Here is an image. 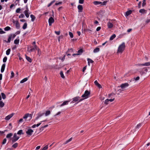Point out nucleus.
<instances>
[{"mask_svg": "<svg viewBox=\"0 0 150 150\" xmlns=\"http://www.w3.org/2000/svg\"><path fill=\"white\" fill-rule=\"evenodd\" d=\"M125 47V43L123 42L119 46L117 52L122 53L124 50Z\"/></svg>", "mask_w": 150, "mask_h": 150, "instance_id": "obj_1", "label": "nucleus"}, {"mask_svg": "<svg viewBox=\"0 0 150 150\" xmlns=\"http://www.w3.org/2000/svg\"><path fill=\"white\" fill-rule=\"evenodd\" d=\"M90 92L87 90H86L85 91L84 93L83 94L81 97L84 98V99H86L90 97Z\"/></svg>", "mask_w": 150, "mask_h": 150, "instance_id": "obj_2", "label": "nucleus"}, {"mask_svg": "<svg viewBox=\"0 0 150 150\" xmlns=\"http://www.w3.org/2000/svg\"><path fill=\"white\" fill-rule=\"evenodd\" d=\"M129 86V84L127 83L122 84L120 86V87L122 88V89H120L119 90V92L121 93L122 91V89H124L127 88Z\"/></svg>", "mask_w": 150, "mask_h": 150, "instance_id": "obj_3", "label": "nucleus"}, {"mask_svg": "<svg viewBox=\"0 0 150 150\" xmlns=\"http://www.w3.org/2000/svg\"><path fill=\"white\" fill-rule=\"evenodd\" d=\"M30 47L31 48L28 50L29 52H31L33 51L36 50L38 51V53H39V51L40 50V49L36 45H34L33 47Z\"/></svg>", "mask_w": 150, "mask_h": 150, "instance_id": "obj_4", "label": "nucleus"}, {"mask_svg": "<svg viewBox=\"0 0 150 150\" xmlns=\"http://www.w3.org/2000/svg\"><path fill=\"white\" fill-rule=\"evenodd\" d=\"M19 138V137L17 136L16 133H15L14 134L12 138V142L14 143L17 140H18Z\"/></svg>", "mask_w": 150, "mask_h": 150, "instance_id": "obj_5", "label": "nucleus"}, {"mask_svg": "<svg viewBox=\"0 0 150 150\" xmlns=\"http://www.w3.org/2000/svg\"><path fill=\"white\" fill-rule=\"evenodd\" d=\"M45 114L44 112H40L38 114V115L36 118V120H37L39 119L40 117L43 115Z\"/></svg>", "mask_w": 150, "mask_h": 150, "instance_id": "obj_6", "label": "nucleus"}, {"mask_svg": "<svg viewBox=\"0 0 150 150\" xmlns=\"http://www.w3.org/2000/svg\"><path fill=\"white\" fill-rule=\"evenodd\" d=\"M33 131L31 129H29L26 132V133L28 135L30 136L32 134V133L33 132Z\"/></svg>", "mask_w": 150, "mask_h": 150, "instance_id": "obj_7", "label": "nucleus"}, {"mask_svg": "<svg viewBox=\"0 0 150 150\" xmlns=\"http://www.w3.org/2000/svg\"><path fill=\"white\" fill-rule=\"evenodd\" d=\"M54 19L52 17H50L48 20V22L49 24V25L50 26H51L52 25V24L54 23Z\"/></svg>", "mask_w": 150, "mask_h": 150, "instance_id": "obj_8", "label": "nucleus"}, {"mask_svg": "<svg viewBox=\"0 0 150 150\" xmlns=\"http://www.w3.org/2000/svg\"><path fill=\"white\" fill-rule=\"evenodd\" d=\"M83 52V50L82 49H80L78 51L77 54H72V56L74 57H75L76 55H81L82 54Z\"/></svg>", "mask_w": 150, "mask_h": 150, "instance_id": "obj_9", "label": "nucleus"}, {"mask_svg": "<svg viewBox=\"0 0 150 150\" xmlns=\"http://www.w3.org/2000/svg\"><path fill=\"white\" fill-rule=\"evenodd\" d=\"M80 98V97L79 96L73 98V101L71 102V103H74L75 102L78 101L79 100V99Z\"/></svg>", "mask_w": 150, "mask_h": 150, "instance_id": "obj_10", "label": "nucleus"}, {"mask_svg": "<svg viewBox=\"0 0 150 150\" xmlns=\"http://www.w3.org/2000/svg\"><path fill=\"white\" fill-rule=\"evenodd\" d=\"M77 8L78 9V12L79 13L82 12L83 10V7L82 5H79L77 6Z\"/></svg>", "mask_w": 150, "mask_h": 150, "instance_id": "obj_11", "label": "nucleus"}, {"mask_svg": "<svg viewBox=\"0 0 150 150\" xmlns=\"http://www.w3.org/2000/svg\"><path fill=\"white\" fill-rule=\"evenodd\" d=\"M14 113H12L9 115L6 116L5 118V120H9L11 117H12Z\"/></svg>", "mask_w": 150, "mask_h": 150, "instance_id": "obj_12", "label": "nucleus"}, {"mask_svg": "<svg viewBox=\"0 0 150 150\" xmlns=\"http://www.w3.org/2000/svg\"><path fill=\"white\" fill-rule=\"evenodd\" d=\"M13 23L16 24V28L18 29L20 28V24L18 21H13Z\"/></svg>", "mask_w": 150, "mask_h": 150, "instance_id": "obj_13", "label": "nucleus"}, {"mask_svg": "<svg viewBox=\"0 0 150 150\" xmlns=\"http://www.w3.org/2000/svg\"><path fill=\"white\" fill-rule=\"evenodd\" d=\"M12 37V34H10L8 36V40L6 41V40H4V42H6L7 43H10V42L11 39Z\"/></svg>", "mask_w": 150, "mask_h": 150, "instance_id": "obj_14", "label": "nucleus"}, {"mask_svg": "<svg viewBox=\"0 0 150 150\" xmlns=\"http://www.w3.org/2000/svg\"><path fill=\"white\" fill-rule=\"evenodd\" d=\"M29 11H27V10H25L24 11V13L25 16L27 18H28L29 16V14L30 13L29 12Z\"/></svg>", "mask_w": 150, "mask_h": 150, "instance_id": "obj_15", "label": "nucleus"}, {"mask_svg": "<svg viewBox=\"0 0 150 150\" xmlns=\"http://www.w3.org/2000/svg\"><path fill=\"white\" fill-rule=\"evenodd\" d=\"M94 83L96 86L99 88H102V86L101 85L99 84L97 80L95 81H94Z\"/></svg>", "mask_w": 150, "mask_h": 150, "instance_id": "obj_16", "label": "nucleus"}, {"mask_svg": "<svg viewBox=\"0 0 150 150\" xmlns=\"http://www.w3.org/2000/svg\"><path fill=\"white\" fill-rule=\"evenodd\" d=\"M69 100L65 101H64L61 105H60V107H61L65 105H68V103L69 102Z\"/></svg>", "mask_w": 150, "mask_h": 150, "instance_id": "obj_17", "label": "nucleus"}, {"mask_svg": "<svg viewBox=\"0 0 150 150\" xmlns=\"http://www.w3.org/2000/svg\"><path fill=\"white\" fill-rule=\"evenodd\" d=\"M5 65L6 64L4 63L2 64L1 69V73H3L4 71L5 67Z\"/></svg>", "mask_w": 150, "mask_h": 150, "instance_id": "obj_18", "label": "nucleus"}, {"mask_svg": "<svg viewBox=\"0 0 150 150\" xmlns=\"http://www.w3.org/2000/svg\"><path fill=\"white\" fill-rule=\"evenodd\" d=\"M139 65L143 66H149L150 65V62H146L144 64H139Z\"/></svg>", "mask_w": 150, "mask_h": 150, "instance_id": "obj_19", "label": "nucleus"}, {"mask_svg": "<svg viewBox=\"0 0 150 150\" xmlns=\"http://www.w3.org/2000/svg\"><path fill=\"white\" fill-rule=\"evenodd\" d=\"M93 4L95 5H98L102 4V2L98 1H95L93 2Z\"/></svg>", "mask_w": 150, "mask_h": 150, "instance_id": "obj_20", "label": "nucleus"}, {"mask_svg": "<svg viewBox=\"0 0 150 150\" xmlns=\"http://www.w3.org/2000/svg\"><path fill=\"white\" fill-rule=\"evenodd\" d=\"M87 61H88V64L89 66L90 65V63H93L94 62V61L90 58H88Z\"/></svg>", "mask_w": 150, "mask_h": 150, "instance_id": "obj_21", "label": "nucleus"}, {"mask_svg": "<svg viewBox=\"0 0 150 150\" xmlns=\"http://www.w3.org/2000/svg\"><path fill=\"white\" fill-rule=\"evenodd\" d=\"M108 28H112L113 27V24L110 22H108L107 24Z\"/></svg>", "mask_w": 150, "mask_h": 150, "instance_id": "obj_22", "label": "nucleus"}, {"mask_svg": "<svg viewBox=\"0 0 150 150\" xmlns=\"http://www.w3.org/2000/svg\"><path fill=\"white\" fill-rule=\"evenodd\" d=\"M139 12L142 13H146V11L144 9H140L139 11Z\"/></svg>", "mask_w": 150, "mask_h": 150, "instance_id": "obj_23", "label": "nucleus"}, {"mask_svg": "<svg viewBox=\"0 0 150 150\" xmlns=\"http://www.w3.org/2000/svg\"><path fill=\"white\" fill-rule=\"evenodd\" d=\"M132 11L131 10H129L127 11L126 13L125 16H129L132 13Z\"/></svg>", "mask_w": 150, "mask_h": 150, "instance_id": "obj_24", "label": "nucleus"}, {"mask_svg": "<svg viewBox=\"0 0 150 150\" xmlns=\"http://www.w3.org/2000/svg\"><path fill=\"white\" fill-rule=\"evenodd\" d=\"M30 17L31 18V21L33 22L34 21L35 19V17L33 15L31 14L30 16Z\"/></svg>", "mask_w": 150, "mask_h": 150, "instance_id": "obj_25", "label": "nucleus"}, {"mask_svg": "<svg viewBox=\"0 0 150 150\" xmlns=\"http://www.w3.org/2000/svg\"><path fill=\"white\" fill-rule=\"evenodd\" d=\"M26 59L28 61L30 62H32V59L29 57L27 56H25Z\"/></svg>", "mask_w": 150, "mask_h": 150, "instance_id": "obj_26", "label": "nucleus"}, {"mask_svg": "<svg viewBox=\"0 0 150 150\" xmlns=\"http://www.w3.org/2000/svg\"><path fill=\"white\" fill-rule=\"evenodd\" d=\"M100 50V49L98 47H96L93 51V52L96 53L98 52Z\"/></svg>", "mask_w": 150, "mask_h": 150, "instance_id": "obj_27", "label": "nucleus"}, {"mask_svg": "<svg viewBox=\"0 0 150 150\" xmlns=\"http://www.w3.org/2000/svg\"><path fill=\"white\" fill-rule=\"evenodd\" d=\"M116 36L115 34H113L110 37V40H112L114 39L115 38Z\"/></svg>", "mask_w": 150, "mask_h": 150, "instance_id": "obj_28", "label": "nucleus"}, {"mask_svg": "<svg viewBox=\"0 0 150 150\" xmlns=\"http://www.w3.org/2000/svg\"><path fill=\"white\" fill-rule=\"evenodd\" d=\"M19 42V38H17L14 41V43L15 44H18Z\"/></svg>", "mask_w": 150, "mask_h": 150, "instance_id": "obj_29", "label": "nucleus"}, {"mask_svg": "<svg viewBox=\"0 0 150 150\" xmlns=\"http://www.w3.org/2000/svg\"><path fill=\"white\" fill-rule=\"evenodd\" d=\"M142 125V123H139L135 127L136 129H139L140 127Z\"/></svg>", "mask_w": 150, "mask_h": 150, "instance_id": "obj_30", "label": "nucleus"}, {"mask_svg": "<svg viewBox=\"0 0 150 150\" xmlns=\"http://www.w3.org/2000/svg\"><path fill=\"white\" fill-rule=\"evenodd\" d=\"M73 50L72 49H69L68 51L66 52V54H67V56L71 55V54L69 53V52H72Z\"/></svg>", "mask_w": 150, "mask_h": 150, "instance_id": "obj_31", "label": "nucleus"}, {"mask_svg": "<svg viewBox=\"0 0 150 150\" xmlns=\"http://www.w3.org/2000/svg\"><path fill=\"white\" fill-rule=\"evenodd\" d=\"M28 80V79L27 78H25L23 79V80H21L20 81L21 83H23L25 81H26Z\"/></svg>", "mask_w": 150, "mask_h": 150, "instance_id": "obj_32", "label": "nucleus"}, {"mask_svg": "<svg viewBox=\"0 0 150 150\" xmlns=\"http://www.w3.org/2000/svg\"><path fill=\"white\" fill-rule=\"evenodd\" d=\"M28 117V113L25 114L23 117V118L25 119V121H26V119Z\"/></svg>", "mask_w": 150, "mask_h": 150, "instance_id": "obj_33", "label": "nucleus"}, {"mask_svg": "<svg viewBox=\"0 0 150 150\" xmlns=\"http://www.w3.org/2000/svg\"><path fill=\"white\" fill-rule=\"evenodd\" d=\"M17 134L18 135L23 134L24 133L23 132V130L21 129L20 130L17 132Z\"/></svg>", "mask_w": 150, "mask_h": 150, "instance_id": "obj_34", "label": "nucleus"}, {"mask_svg": "<svg viewBox=\"0 0 150 150\" xmlns=\"http://www.w3.org/2000/svg\"><path fill=\"white\" fill-rule=\"evenodd\" d=\"M13 135V134L12 133H10L8 134L6 136V137L7 138H10Z\"/></svg>", "mask_w": 150, "mask_h": 150, "instance_id": "obj_35", "label": "nucleus"}, {"mask_svg": "<svg viewBox=\"0 0 150 150\" xmlns=\"http://www.w3.org/2000/svg\"><path fill=\"white\" fill-rule=\"evenodd\" d=\"M72 139V138L71 137L69 139H68V140L66 141L65 142H64V144H67L68 143H69V142H70L71 141Z\"/></svg>", "mask_w": 150, "mask_h": 150, "instance_id": "obj_36", "label": "nucleus"}, {"mask_svg": "<svg viewBox=\"0 0 150 150\" xmlns=\"http://www.w3.org/2000/svg\"><path fill=\"white\" fill-rule=\"evenodd\" d=\"M27 26V24L26 23H24L22 28L23 29H25L26 28Z\"/></svg>", "mask_w": 150, "mask_h": 150, "instance_id": "obj_37", "label": "nucleus"}, {"mask_svg": "<svg viewBox=\"0 0 150 150\" xmlns=\"http://www.w3.org/2000/svg\"><path fill=\"white\" fill-rule=\"evenodd\" d=\"M11 50L10 49H8L6 52V54L7 55H9L10 54Z\"/></svg>", "mask_w": 150, "mask_h": 150, "instance_id": "obj_38", "label": "nucleus"}, {"mask_svg": "<svg viewBox=\"0 0 150 150\" xmlns=\"http://www.w3.org/2000/svg\"><path fill=\"white\" fill-rule=\"evenodd\" d=\"M2 98L3 99H5L6 98V96L3 93H1Z\"/></svg>", "mask_w": 150, "mask_h": 150, "instance_id": "obj_39", "label": "nucleus"}, {"mask_svg": "<svg viewBox=\"0 0 150 150\" xmlns=\"http://www.w3.org/2000/svg\"><path fill=\"white\" fill-rule=\"evenodd\" d=\"M51 112L50 110H47L46 111L45 114L46 116H47L50 114Z\"/></svg>", "mask_w": 150, "mask_h": 150, "instance_id": "obj_40", "label": "nucleus"}, {"mask_svg": "<svg viewBox=\"0 0 150 150\" xmlns=\"http://www.w3.org/2000/svg\"><path fill=\"white\" fill-rule=\"evenodd\" d=\"M4 103L2 101H0V107L2 108L4 106Z\"/></svg>", "mask_w": 150, "mask_h": 150, "instance_id": "obj_41", "label": "nucleus"}, {"mask_svg": "<svg viewBox=\"0 0 150 150\" xmlns=\"http://www.w3.org/2000/svg\"><path fill=\"white\" fill-rule=\"evenodd\" d=\"M60 74L61 76V77L62 78H65V76H64V74L63 73L62 71H60Z\"/></svg>", "mask_w": 150, "mask_h": 150, "instance_id": "obj_42", "label": "nucleus"}, {"mask_svg": "<svg viewBox=\"0 0 150 150\" xmlns=\"http://www.w3.org/2000/svg\"><path fill=\"white\" fill-rule=\"evenodd\" d=\"M4 29L5 31L9 30L11 29V28L9 26H7L4 28Z\"/></svg>", "mask_w": 150, "mask_h": 150, "instance_id": "obj_43", "label": "nucleus"}, {"mask_svg": "<svg viewBox=\"0 0 150 150\" xmlns=\"http://www.w3.org/2000/svg\"><path fill=\"white\" fill-rule=\"evenodd\" d=\"M18 144L17 143H15V144H13L12 146V147L14 148H16L17 146H18Z\"/></svg>", "mask_w": 150, "mask_h": 150, "instance_id": "obj_44", "label": "nucleus"}, {"mask_svg": "<svg viewBox=\"0 0 150 150\" xmlns=\"http://www.w3.org/2000/svg\"><path fill=\"white\" fill-rule=\"evenodd\" d=\"M21 11V9L20 8H18L16 10V12L17 13H20Z\"/></svg>", "mask_w": 150, "mask_h": 150, "instance_id": "obj_45", "label": "nucleus"}, {"mask_svg": "<svg viewBox=\"0 0 150 150\" xmlns=\"http://www.w3.org/2000/svg\"><path fill=\"white\" fill-rule=\"evenodd\" d=\"M25 17L23 13H21L19 16L18 18H23Z\"/></svg>", "mask_w": 150, "mask_h": 150, "instance_id": "obj_46", "label": "nucleus"}, {"mask_svg": "<svg viewBox=\"0 0 150 150\" xmlns=\"http://www.w3.org/2000/svg\"><path fill=\"white\" fill-rule=\"evenodd\" d=\"M11 76L10 77L11 78H13L14 76V74L13 71H11Z\"/></svg>", "mask_w": 150, "mask_h": 150, "instance_id": "obj_47", "label": "nucleus"}, {"mask_svg": "<svg viewBox=\"0 0 150 150\" xmlns=\"http://www.w3.org/2000/svg\"><path fill=\"white\" fill-rule=\"evenodd\" d=\"M48 126V125H44V126H43V127H42L40 129L41 130H43L44 128H45Z\"/></svg>", "mask_w": 150, "mask_h": 150, "instance_id": "obj_48", "label": "nucleus"}, {"mask_svg": "<svg viewBox=\"0 0 150 150\" xmlns=\"http://www.w3.org/2000/svg\"><path fill=\"white\" fill-rule=\"evenodd\" d=\"M48 146L47 145L44 146L41 150H46L48 149Z\"/></svg>", "mask_w": 150, "mask_h": 150, "instance_id": "obj_49", "label": "nucleus"}, {"mask_svg": "<svg viewBox=\"0 0 150 150\" xmlns=\"http://www.w3.org/2000/svg\"><path fill=\"white\" fill-rule=\"evenodd\" d=\"M109 102V99H107L105 101V104L106 105H107Z\"/></svg>", "mask_w": 150, "mask_h": 150, "instance_id": "obj_50", "label": "nucleus"}, {"mask_svg": "<svg viewBox=\"0 0 150 150\" xmlns=\"http://www.w3.org/2000/svg\"><path fill=\"white\" fill-rule=\"evenodd\" d=\"M69 35L70 36V37L71 38H72L74 36H73V34L71 32H69Z\"/></svg>", "mask_w": 150, "mask_h": 150, "instance_id": "obj_51", "label": "nucleus"}, {"mask_svg": "<svg viewBox=\"0 0 150 150\" xmlns=\"http://www.w3.org/2000/svg\"><path fill=\"white\" fill-rule=\"evenodd\" d=\"M65 56L64 55L63 57H62V58H61V57H59V59H61L62 61V62H63L64 61V60L65 59Z\"/></svg>", "mask_w": 150, "mask_h": 150, "instance_id": "obj_52", "label": "nucleus"}, {"mask_svg": "<svg viewBox=\"0 0 150 150\" xmlns=\"http://www.w3.org/2000/svg\"><path fill=\"white\" fill-rule=\"evenodd\" d=\"M6 138H5L4 139L3 141L2 142V144H4L6 143Z\"/></svg>", "mask_w": 150, "mask_h": 150, "instance_id": "obj_53", "label": "nucleus"}, {"mask_svg": "<svg viewBox=\"0 0 150 150\" xmlns=\"http://www.w3.org/2000/svg\"><path fill=\"white\" fill-rule=\"evenodd\" d=\"M7 58L6 57H5L3 59V62H6Z\"/></svg>", "mask_w": 150, "mask_h": 150, "instance_id": "obj_54", "label": "nucleus"}, {"mask_svg": "<svg viewBox=\"0 0 150 150\" xmlns=\"http://www.w3.org/2000/svg\"><path fill=\"white\" fill-rule=\"evenodd\" d=\"M146 4V0H143V3L142 4V6H144Z\"/></svg>", "mask_w": 150, "mask_h": 150, "instance_id": "obj_55", "label": "nucleus"}, {"mask_svg": "<svg viewBox=\"0 0 150 150\" xmlns=\"http://www.w3.org/2000/svg\"><path fill=\"white\" fill-rule=\"evenodd\" d=\"M5 33V32L2 30V29L0 28V34H3Z\"/></svg>", "mask_w": 150, "mask_h": 150, "instance_id": "obj_56", "label": "nucleus"}, {"mask_svg": "<svg viewBox=\"0 0 150 150\" xmlns=\"http://www.w3.org/2000/svg\"><path fill=\"white\" fill-rule=\"evenodd\" d=\"M84 0H79V3L80 4H82L83 3Z\"/></svg>", "mask_w": 150, "mask_h": 150, "instance_id": "obj_57", "label": "nucleus"}, {"mask_svg": "<svg viewBox=\"0 0 150 150\" xmlns=\"http://www.w3.org/2000/svg\"><path fill=\"white\" fill-rule=\"evenodd\" d=\"M55 34H56L57 35H59L60 34V31H55Z\"/></svg>", "mask_w": 150, "mask_h": 150, "instance_id": "obj_58", "label": "nucleus"}, {"mask_svg": "<svg viewBox=\"0 0 150 150\" xmlns=\"http://www.w3.org/2000/svg\"><path fill=\"white\" fill-rule=\"evenodd\" d=\"M54 2V1H52L48 5V7L50 6Z\"/></svg>", "mask_w": 150, "mask_h": 150, "instance_id": "obj_59", "label": "nucleus"}, {"mask_svg": "<svg viewBox=\"0 0 150 150\" xmlns=\"http://www.w3.org/2000/svg\"><path fill=\"white\" fill-rule=\"evenodd\" d=\"M141 4H142V2L141 1H140L139 2L138 5V7L139 8H141Z\"/></svg>", "mask_w": 150, "mask_h": 150, "instance_id": "obj_60", "label": "nucleus"}, {"mask_svg": "<svg viewBox=\"0 0 150 150\" xmlns=\"http://www.w3.org/2000/svg\"><path fill=\"white\" fill-rule=\"evenodd\" d=\"M107 3V1H104L103 2H102V4H101L102 5H106Z\"/></svg>", "mask_w": 150, "mask_h": 150, "instance_id": "obj_61", "label": "nucleus"}, {"mask_svg": "<svg viewBox=\"0 0 150 150\" xmlns=\"http://www.w3.org/2000/svg\"><path fill=\"white\" fill-rule=\"evenodd\" d=\"M139 78H139V76H137L136 78H134V79H135V80L136 81H137L139 79Z\"/></svg>", "mask_w": 150, "mask_h": 150, "instance_id": "obj_62", "label": "nucleus"}, {"mask_svg": "<svg viewBox=\"0 0 150 150\" xmlns=\"http://www.w3.org/2000/svg\"><path fill=\"white\" fill-rule=\"evenodd\" d=\"M33 116V114H30L28 113V117H30V119H31Z\"/></svg>", "mask_w": 150, "mask_h": 150, "instance_id": "obj_63", "label": "nucleus"}, {"mask_svg": "<svg viewBox=\"0 0 150 150\" xmlns=\"http://www.w3.org/2000/svg\"><path fill=\"white\" fill-rule=\"evenodd\" d=\"M115 94L114 93H112L109 95V96L110 97L111 96H113L115 95Z\"/></svg>", "mask_w": 150, "mask_h": 150, "instance_id": "obj_64", "label": "nucleus"}]
</instances>
